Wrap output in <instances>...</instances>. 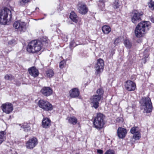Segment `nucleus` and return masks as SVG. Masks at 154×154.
Returning <instances> with one entry per match:
<instances>
[{
  "label": "nucleus",
  "mask_w": 154,
  "mask_h": 154,
  "mask_svg": "<svg viewBox=\"0 0 154 154\" xmlns=\"http://www.w3.org/2000/svg\"><path fill=\"white\" fill-rule=\"evenodd\" d=\"M150 28V23L149 21H144L138 23L135 29V34L136 37H142Z\"/></svg>",
  "instance_id": "f257e3e1"
},
{
  "label": "nucleus",
  "mask_w": 154,
  "mask_h": 154,
  "mask_svg": "<svg viewBox=\"0 0 154 154\" xmlns=\"http://www.w3.org/2000/svg\"><path fill=\"white\" fill-rule=\"evenodd\" d=\"M42 43L39 41L34 40L30 42L27 47V51L30 53H35L40 51Z\"/></svg>",
  "instance_id": "f03ea898"
},
{
  "label": "nucleus",
  "mask_w": 154,
  "mask_h": 154,
  "mask_svg": "<svg viewBox=\"0 0 154 154\" xmlns=\"http://www.w3.org/2000/svg\"><path fill=\"white\" fill-rule=\"evenodd\" d=\"M8 15L10 16V20H11L12 14L11 11L6 7L2 9L0 12V24L5 25L7 24Z\"/></svg>",
  "instance_id": "7ed1b4c3"
},
{
  "label": "nucleus",
  "mask_w": 154,
  "mask_h": 154,
  "mask_svg": "<svg viewBox=\"0 0 154 154\" xmlns=\"http://www.w3.org/2000/svg\"><path fill=\"white\" fill-rule=\"evenodd\" d=\"M94 127L98 130L103 128L104 124V116L101 113L97 114L93 122Z\"/></svg>",
  "instance_id": "20e7f679"
},
{
  "label": "nucleus",
  "mask_w": 154,
  "mask_h": 154,
  "mask_svg": "<svg viewBox=\"0 0 154 154\" xmlns=\"http://www.w3.org/2000/svg\"><path fill=\"white\" fill-rule=\"evenodd\" d=\"M143 103L142 105L144 106V113H149L151 112L152 108V103L149 98L148 97L143 98L142 100Z\"/></svg>",
  "instance_id": "39448f33"
},
{
  "label": "nucleus",
  "mask_w": 154,
  "mask_h": 154,
  "mask_svg": "<svg viewBox=\"0 0 154 154\" xmlns=\"http://www.w3.org/2000/svg\"><path fill=\"white\" fill-rule=\"evenodd\" d=\"M39 107L46 111L51 110L53 109L52 105L47 101L41 100L38 101Z\"/></svg>",
  "instance_id": "423d86ee"
},
{
  "label": "nucleus",
  "mask_w": 154,
  "mask_h": 154,
  "mask_svg": "<svg viewBox=\"0 0 154 154\" xmlns=\"http://www.w3.org/2000/svg\"><path fill=\"white\" fill-rule=\"evenodd\" d=\"M140 131L139 128L137 126L132 128L130 131L131 133L134 134L133 138L136 140L139 139L141 137Z\"/></svg>",
  "instance_id": "0eeeda50"
},
{
  "label": "nucleus",
  "mask_w": 154,
  "mask_h": 154,
  "mask_svg": "<svg viewBox=\"0 0 154 154\" xmlns=\"http://www.w3.org/2000/svg\"><path fill=\"white\" fill-rule=\"evenodd\" d=\"M13 26L18 31L21 32H25L26 29L25 23L20 21L15 22L14 23Z\"/></svg>",
  "instance_id": "6e6552de"
},
{
  "label": "nucleus",
  "mask_w": 154,
  "mask_h": 154,
  "mask_svg": "<svg viewBox=\"0 0 154 154\" xmlns=\"http://www.w3.org/2000/svg\"><path fill=\"white\" fill-rule=\"evenodd\" d=\"M38 140L35 137L30 138L26 143V147L28 149H32L38 144Z\"/></svg>",
  "instance_id": "1a4fd4ad"
},
{
  "label": "nucleus",
  "mask_w": 154,
  "mask_h": 154,
  "mask_svg": "<svg viewBox=\"0 0 154 154\" xmlns=\"http://www.w3.org/2000/svg\"><path fill=\"white\" fill-rule=\"evenodd\" d=\"M2 109L3 112L7 114H9L13 110V106L11 103H6L2 105Z\"/></svg>",
  "instance_id": "9d476101"
},
{
  "label": "nucleus",
  "mask_w": 154,
  "mask_h": 154,
  "mask_svg": "<svg viewBox=\"0 0 154 154\" xmlns=\"http://www.w3.org/2000/svg\"><path fill=\"white\" fill-rule=\"evenodd\" d=\"M104 66V62L101 59L97 60V63L95 66L96 73L98 74L100 72L103 70Z\"/></svg>",
  "instance_id": "9b49d317"
},
{
  "label": "nucleus",
  "mask_w": 154,
  "mask_h": 154,
  "mask_svg": "<svg viewBox=\"0 0 154 154\" xmlns=\"http://www.w3.org/2000/svg\"><path fill=\"white\" fill-rule=\"evenodd\" d=\"M102 97L97 95H94L92 96L90 99L91 102L93 104V107L97 109L99 106V102Z\"/></svg>",
  "instance_id": "f8f14e48"
},
{
  "label": "nucleus",
  "mask_w": 154,
  "mask_h": 154,
  "mask_svg": "<svg viewBox=\"0 0 154 154\" xmlns=\"http://www.w3.org/2000/svg\"><path fill=\"white\" fill-rule=\"evenodd\" d=\"M77 7L78 11L80 14H85L87 13L88 9L85 4L82 3H79Z\"/></svg>",
  "instance_id": "ddd939ff"
},
{
  "label": "nucleus",
  "mask_w": 154,
  "mask_h": 154,
  "mask_svg": "<svg viewBox=\"0 0 154 154\" xmlns=\"http://www.w3.org/2000/svg\"><path fill=\"white\" fill-rule=\"evenodd\" d=\"M41 93L44 96H48L52 94L53 91L48 87H44L41 90Z\"/></svg>",
  "instance_id": "4468645a"
},
{
  "label": "nucleus",
  "mask_w": 154,
  "mask_h": 154,
  "mask_svg": "<svg viewBox=\"0 0 154 154\" xmlns=\"http://www.w3.org/2000/svg\"><path fill=\"white\" fill-rule=\"evenodd\" d=\"M125 86L126 89L128 91H134L136 88L135 83L130 80H128L126 82Z\"/></svg>",
  "instance_id": "2eb2a0df"
},
{
  "label": "nucleus",
  "mask_w": 154,
  "mask_h": 154,
  "mask_svg": "<svg viewBox=\"0 0 154 154\" xmlns=\"http://www.w3.org/2000/svg\"><path fill=\"white\" fill-rule=\"evenodd\" d=\"M28 71L29 74L34 78L37 77L39 74L38 70L34 66L28 69Z\"/></svg>",
  "instance_id": "dca6fc26"
},
{
  "label": "nucleus",
  "mask_w": 154,
  "mask_h": 154,
  "mask_svg": "<svg viewBox=\"0 0 154 154\" xmlns=\"http://www.w3.org/2000/svg\"><path fill=\"white\" fill-rule=\"evenodd\" d=\"M127 132L126 129L122 127L119 128L117 130L118 136L120 138H123L126 136Z\"/></svg>",
  "instance_id": "f3484780"
},
{
  "label": "nucleus",
  "mask_w": 154,
  "mask_h": 154,
  "mask_svg": "<svg viewBox=\"0 0 154 154\" xmlns=\"http://www.w3.org/2000/svg\"><path fill=\"white\" fill-rule=\"evenodd\" d=\"M142 14L140 13L137 12L134 13L131 18V20L133 23H136L141 20L140 16Z\"/></svg>",
  "instance_id": "a211bd4d"
},
{
  "label": "nucleus",
  "mask_w": 154,
  "mask_h": 154,
  "mask_svg": "<svg viewBox=\"0 0 154 154\" xmlns=\"http://www.w3.org/2000/svg\"><path fill=\"white\" fill-rule=\"evenodd\" d=\"M51 122L48 118H44L42 122V126L45 128H48L51 125Z\"/></svg>",
  "instance_id": "6ab92c4d"
},
{
  "label": "nucleus",
  "mask_w": 154,
  "mask_h": 154,
  "mask_svg": "<svg viewBox=\"0 0 154 154\" xmlns=\"http://www.w3.org/2000/svg\"><path fill=\"white\" fill-rule=\"evenodd\" d=\"M69 93L71 97L72 98H75L79 96V92L78 89L74 88L69 91Z\"/></svg>",
  "instance_id": "aec40b11"
},
{
  "label": "nucleus",
  "mask_w": 154,
  "mask_h": 154,
  "mask_svg": "<svg viewBox=\"0 0 154 154\" xmlns=\"http://www.w3.org/2000/svg\"><path fill=\"white\" fill-rule=\"evenodd\" d=\"M70 19L74 22L76 23L78 21V17L76 14L73 11L71 12L69 16Z\"/></svg>",
  "instance_id": "412c9836"
},
{
  "label": "nucleus",
  "mask_w": 154,
  "mask_h": 154,
  "mask_svg": "<svg viewBox=\"0 0 154 154\" xmlns=\"http://www.w3.org/2000/svg\"><path fill=\"white\" fill-rule=\"evenodd\" d=\"M103 32L105 34H109L111 31L110 27L108 26H103L102 28Z\"/></svg>",
  "instance_id": "4be33fe9"
},
{
  "label": "nucleus",
  "mask_w": 154,
  "mask_h": 154,
  "mask_svg": "<svg viewBox=\"0 0 154 154\" xmlns=\"http://www.w3.org/2000/svg\"><path fill=\"white\" fill-rule=\"evenodd\" d=\"M21 129H23L24 131L27 132L30 130V126L29 124L27 123H24L21 126Z\"/></svg>",
  "instance_id": "5701e85b"
},
{
  "label": "nucleus",
  "mask_w": 154,
  "mask_h": 154,
  "mask_svg": "<svg viewBox=\"0 0 154 154\" xmlns=\"http://www.w3.org/2000/svg\"><path fill=\"white\" fill-rule=\"evenodd\" d=\"M67 119L68 120L70 124L74 125L76 124L77 122V119L74 117H68Z\"/></svg>",
  "instance_id": "b1692460"
},
{
  "label": "nucleus",
  "mask_w": 154,
  "mask_h": 154,
  "mask_svg": "<svg viewBox=\"0 0 154 154\" xmlns=\"http://www.w3.org/2000/svg\"><path fill=\"white\" fill-rule=\"evenodd\" d=\"M119 0H115L113 2L112 5L114 8H117L120 6V3L119 2Z\"/></svg>",
  "instance_id": "393cba45"
},
{
  "label": "nucleus",
  "mask_w": 154,
  "mask_h": 154,
  "mask_svg": "<svg viewBox=\"0 0 154 154\" xmlns=\"http://www.w3.org/2000/svg\"><path fill=\"white\" fill-rule=\"evenodd\" d=\"M5 134L6 133L5 131L0 132V144L4 141L5 136Z\"/></svg>",
  "instance_id": "a878e982"
},
{
  "label": "nucleus",
  "mask_w": 154,
  "mask_h": 154,
  "mask_svg": "<svg viewBox=\"0 0 154 154\" xmlns=\"http://www.w3.org/2000/svg\"><path fill=\"white\" fill-rule=\"evenodd\" d=\"M46 74L48 76L51 78L54 75V72L52 70L49 69L47 71Z\"/></svg>",
  "instance_id": "bb28decb"
},
{
  "label": "nucleus",
  "mask_w": 154,
  "mask_h": 154,
  "mask_svg": "<svg viewBox=\"0 0 154 154\" xmlns=\"http://www.w3.org/2000/svg\"><path fill=\"white\" fill-rule=\"evenodd\" d=\"M148 6L149 8L151 10H154V1L152 0H150L149 2L148 3Z\"/></svg>",
  "instance_id": "cd10ccee"
},
{
  "label": "nucleus",
  "mask_w": 154,
  "mask_h": 154,
  "mask_svg": "<svg viewBox=\"0 0 154 154\" xmlns=\"http://www.w3.org/2000/svg\"><path fill=\"white\" fill-rule=\"evenodd\" d=\"M124 44L125 47L128 48H130L131 47V44L129 40H125L124 41Z\"/></svg>",
  "instance_id": "c85d7f7f"
},
{
  "label": "nucleus",
  "mask_w": 154,
  "mask_h": 154,
  "mask_svg": "<svg viewBox=\"0 0 154 154\" xmlns=\"http://www.w3.org/2000/svg\"><path fill=\"white\" fill-rule=\"evenodd\" d=\"M4 78L6 80L10 81H11L14 79V77L11 74L5 75Z\"/></svg>",
  "instance_id": "c756f323"
},
{
  "label": "nucleus",
  "mask_w": 154,
  "mask_h": 154,
  "mask_svg": "<svg viewBox=\"0 0 154 154\" xmlns=\"http://www.w3.org/2000/svg\"><path fill=\"white\" fill-rule=\"evenodd\" d=\"M103 93V91L102 89L99 88L97 90V95L100 96L101 97H102Z\"/></svg>",
  "instance_id": "7c9ffc66"
},
{
  "label": "nucleus",
  "mask_w": 154,
  "mask_h": 154,
  "mask_svg": "<svg viewBox=\"0 0 154 154\" xmlns=\"http://www.w3.org/2000/svg\"><path fill=\"white\" fill-rule=\"evenodd\" d=\"M30 0H20V3L21 5L23 6L25 4L28 2Z\"/></svg>",
  "instance_id": "2f4dec72"
},
{
  "label": "nucleus",
  "mask_w": 154,
  "mask_h": 154,
  "mask_svg": "<svg viewBox=\"0 0 154 154\" xmlns=\"http://www.w3.org/2000/svg\"><path fill=\"white\" fill-rule=\"evenodd\" d=\"M76 46V45L74 40L72 41L70 43L69 46L70 48L74 47Z\"/></svg>",
  "instance_id": "473e14b6"
},
{
  "label": "nucleus",
  "mask_w": 154,
  "mask_h": 154,
  "mask_svg": "<svg viewBox=\"0 0 154 154\" xmlns=\"http://www.w3.org/2000/svg\"><path fill=\"white\" fill-rule=\"evenodd\" d=\"M65 62L64 61H62L60 62L59 64V67L61 69L63 68L65 65Z\"/></svg>",
  "instance_id": "72a5a7b5"
},
{
  "label": "nucleus",
  "mask_w": 154,
  "mask_h": 154,
  "mask_svg": "<svg viewBox=\"0 0 154 154\" xmlns=\"http://www.w3.org/2000/svg\"><path fill=\"white\" fill-rule=\"evenodd\" d=\"M104 154H114V152L112 150H107Z\"/></svg>",
  "instance_id": "f704fd0d"
},
{
  "label": "nucleus",
  "mask_w": 154,
  "mask_h": 154,
  "mask_svg": "<svg viewBox=\"0 0 154 154\" xmlns=\"http://www.w3.org/2000/svg\"><path fill=\"white\" fill-rule=\"evenodd\" d=\"M8 44L10 45H12L13 44H16L15 41L14 40H12L9 42Z\"/></svg>",
  "instance_id": "c9c22d12"
},
{
  "label": "nucleus",
  "mask_w": 154,
  "mask_h": 154,
  "mask_svg": "<svg viewBox=\"0 0 154 154\" xmlns=\"http://www.w3.org/2000/svg\"><path fill=\"white\" fill-rule=\"evenodd\" d=\"M147 50H145L144 52V54H146V55L145 56V55H144V57L145 58H147L148 56H149V54L147 53Z\"/></svg>",
  "instance_id": "e433bc0d"
},
{
  "label": "nucleus",
  "mask_w": 154,
  "mask_h": 154,
  "mask_svg": "<svg viewBox=\"0 0 154 154\" xmlns=\"http://www.w3.org/2000/svg\"><path fill=\"white\" fill-rule=\"evenodd\" d=\"M119 42V39L118 38H116L114 42V44L115 45H117Z\"/></svg>",
  "instance_id": "4c0bfd02"
},
{
  "label": "nucleus",
  "mask_w": 154,
  "mask_h": 154,
  "mask_svg": "<svg viewBox=\"0 0 154 154\" xmlns=\"http://www.w3.org/2000/svg\"><path fill=\"white\" fill-rule=\"evenodd\" d=\"M97 152L99 154H103V150L99 149L97 150Z\"/></svg>",
  "instance_id": "58836bf2"
},
{
  "label": "nucleus",
  "mask_w": 154,
  "mask_h": 154,
  "mask_svg": "<svg viewBox=\"0 0 154 154\" xmlns=\"http://www.w3.org/2000/svg\"><path fill=\"white\" fill-rule=\"evenodd\" d=\"M149 19L151 21V22L153 23H154V17H150Z\"/></svg>",
  "instance_id": "ea45409f"
},
{
  "label": "nucleus",
  "mask_w": 154,
  "mask_h": 154,
  "mask_svg": "<svg viewBox=\"0 0 154 154\" xmlns=\"http://www.w3.org/2000/svg\"><path fill=\"white\" fill-rule=\"evenodd\" d=\"M99 2H100L102 3L103 6H104V3L105 2V0H99Z\"/></svg>",
  "instance_id": "a19ab883"
},
{
  "label": "nucleus",
  "mask_w": 154,
  "mask_h": 154,
  "mask_svg": "<svg viewBox=\"0 0 154 154\" xmlns=\"http://www.w3.org/2000/svg\"><path fill=\"white\" fill-rule=\"evenodd\" d=\"M20 83H19V82H18V83H17V84H16V85H17L19 86V85H20Z\"/></svg>",
  "instance_id": "79ce46f5"
},
{
  "label": "nucleus",
  "mask_w": 154,
  "mask_h": 154,
  "mask_svg": "<svg viewBox=\"0 0 154 154\" xmlns=\"http://www.w3.org/2000/svg\"><path fill=\"white\" fill-rule=\"evenodd\" d=\"M39 9V8H36L35 9H36H36Z\"/></svg>",
  "instance_id": "37998d69"
},
{
  "label": "nucleus",
  "mask_w": 154,
  "mask_h": 154,
  "mask_svg": "<svg viewBox=\"0 0 154 154\" xmlns=\"http://www.w3.org/2000/svg\"><path fill=\"white\" fill-rule=\"evenodd\" d=\"M130 108H131V107H129L128 108V109H130Z\"/></svg>",
  "instance_id": "c03bdc74"
},
{
  "label": "nucleus",
  "mask_w": 154,
  "mask_h": 154,
  "mask_svg": "<svg viewBox=\"0 0 154 154\" xmlns=\"http://www.w3.org/2000/svg\"><path fill=\"white\" fill-rule=\"evenodd\" d=\"M46 39H45V41H46Z\"/></svg>",
  "instance_id": "a18cd8bd"
}]
</instances>
